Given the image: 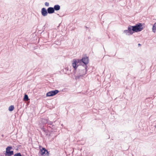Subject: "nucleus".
<instances>
[{
    "label": "nucleus",
    "instance_id": "nucleus-1",
    "mask_svg": "<svg viewBox=\"0 0 156 156\" xmlns=\"http://www.w3.org/2000/svg\"><path fill=\"white\" fill-rule=\"evenodd\" d=\"M132 27L133 31L135 32L140 31L143 29L141 23L136 24L135 26H132Z\"/></svg>",
    "mask_w": 156,
    "mask_h": 156
},
{
    "label": "nucleus",
    "instance_id": "nucleus-2",
    "mask_svg": "<svg viewBox=\"0 0 156 156\" xmlns=\"http://www.w3.org/2000/svg\"><path fill=\"white\" fill-rule=\"evenodd\" d=\"M12 149V147H8L6 148L5 156H11L13 154V151H10V150Z\"/></svg>",
    "mask_w": 156,
    "mask_h": 156
},
{
    "label": "nucleus",
    "instance_id": "nucleus-3",
    "mask_svg": "<svg viewBox=\"0 0 156 156\" xmlns=\"http://www.w3.org/2000/svg\"><path fill=\"white\" fill-rule=\"evenodd\" d=\"M59 91L57 90H52L48 92L46 94V96L47 97H50L55 95L57 94Z\"/></svg>",
    "mask_w": 156,
    "mask_h": 156
},
{
    "label": "nucleus",
    "instance_id": "nucleus-4",
    "mask_svg": "<svg viewBox=\"0 0 156 156\" xmlns=\"http://www.w3.org/2000/svg\"><path fill=\"white\" fill-rule=\"evenodd\" d=\"M80 62V60L76 59H74L73 60L72 65L73 68L75 69V70L76 69L78 66L77 65V64L78 63Z\"/></svg>",
    "mask_w": 156,
    "mask_h": 156
},
{
    "label": "nucleus",
    "instance_id": "nucleus-5",
    "mask_svg": "<svg viewBox=\"0 0 156 156\" xmlns=\"http://www.w3.org/2000/svg\"><path fill=\"white\" fill-rule=\"evenodd\" d=\"M40 153L42 156L48 155V151L45 148L43 147L41 149Z\"/></svg>",
    "mask_w": 156,
    "mask_h": 156
},
{
    "label": "nucleus",
    "instance_id": "nucleus-6",
    "mask_svg": "<svg viewBox=\"0 0 156 156\" xmlns=\"http://www.w3.org/2000/svg\"><path fill=\"white\" fill-rule=\"evenodd\" d=\"M82 61L84 64L87 65L89 62V59L87 57L83 58L81 59L80 60V62Z\"/></svg>",
    "mask_w": 156,
    "mask_h": 156
},
{
    "label": "nucleus",
    "instance_id": "nucleus-7",
    "mask_svg": "<svg viewBox=\"0 0 156 156\" xmlns=\"http://www.w3.org/2000/svg\"><path fill=\"white\" fill-rule=\"evenodd\" d=\"M41 12L42 15L44 16H46L48 14V12L46 9L44 8L42 9Z\"/></svg>",
    "mask_w": 156,
    "mask_h": 156
},
{
    "label": "nucleus",
    "instance_id": "nucleus-8",
    "mask_svg": "<svg viewBox=\"0 0 156 156\" xmlns=\"http://www.w3.org/2000/svg\"><path fill=\"white\" fill-rule=\"evenodd\" d=\"M48 12L49 14L52 13L54 12V9L52 7H49L47 9Z\"/></svg>",
    "mask_w": 156,
    "mask_h": 156
},
{
    "label": "nucleus",
    "instance_id": "nucleus-9",
    "mask_svg": "<svg viewBox=\"0 0 156 156\" xmlns=\"http://www.w3.org/2000/svg\"><path fill=\"white\" fill-rule=\"evenodd\" d=\"M128 30L129 31V32L130 33V35L132 34L133 33V30L132 26H129L128 28Z\"/></svg>",
    "mask_w": 156,
    "mask_h": 156
},
{
    "label": "nucleus",
    "instance_id": "nucleus-10",
    "mask_svg": "<svg viewBox=\"0 0 156 156\" xmlns=\"http://www.w3.org/2000/svg\"><path fill=\"white\" fill-rule=\"evenodd\" d=\"M53 8L54 9V10H58L60 9V6L59 5H56L54 6Z\"/></svg>",
    "mask_w": 156,
    "mask_h": 156
},
{
    "label": "nucleus",
    "instance_id": "nucleus-11",
    "mask_svg": "<svg viewBox=\"0 0 156 156\" xmlns=\"http://www.w3.org/2000/svg\"><path fill=\"white\" fill-rule=\"evenodd\" d=\"M152 30L154 33H155L156 31V23H155L153 26Z\"/></svg>",
    "mask_w": 156,
    "mask_h": 156
},
{
    "label": "nucleus",
    "instance_id": "nucleus-12",
    "mask_svg": "<svg viewBox=\"0 0 156 156\" xmlns=\"http://www.w3.org/2000/svg\"><path fill=\"white\" fill-rule=\"evenodd\" d=\"M28 100L29 98L28 95L27 94H25L23 98V100L24 101H28Z\"/></svg>",
    "mask_w": 156,
    "mask_h": 156
},
{
    "label": "nucleus",
    "instance_id": "nucleus-13",
    "mask_svg": "<svg viewBox=\"0 0 156 156\" xmlns=\"http://www.w3.org/2000/svg\"><path fill=\"white\" fill-rule=\"evenodd\" d=\"M14 106L13 105H11L9 107V111H11L14 110Z\"/></svg>",
    "mask_w": 156,
    "mask_h": 156
},
{
    "label": "nucleus",
    "instance_id": "nucleus-14",
    "mask_svg": "<svg viewBox=\"0 0 156 156\" xmlns=\"http://www.w3.org/2000/svg\"><path fill=\"white\" fill-rule=\"evenodd\" d=\"M124 33L127 35H130L128 30H124Z\"/></svg>",
    "mask_w": 156,
    "mask_h": 156
},
{
    "label": "nucleus",
    "instance_id": "nucleus-15",
    "mask_svg": "<svg viewBox=\"0 0 156 156\" xmlns=\"http://www.w3.org/2000/svg\"><path fill=\"white\" fill-rule=\"evenodd\" d=\"M14 156H21V154L20 153L15 154Z\"/></svg>",
    "mask_w": 156,
    "mask_h": 156
},
{
    "label": "nucleus",
    "instance_id": "nucleus-16",
    "mask_svg": "<svg viewBox=\"0 0 156 156\" xmlns=\"http://www.w3.org/2000/svg\"><path fill=\"white\" fill-rule=\"evenodd\" d=\"M45 6H48L49 5V4L48 2H46L45 3Z\"/></svg>",
    "mask_w": 156,
    "mask_h": 156
},
{
    "label": "nucleus",
    "instance_id": "nucleus-17",
    "mask_svg": "<svg viewBox=\"0 0 156 156\" xmlns=\"http://www.w3.org/2000/svg\"><path fill=\"white\" fill-rule=\"evenodd\" d=\"M48 122V120H46V122H45V123H47Z\"/></svg>",
    "mask_w": 156,
    "mask_h": 156
},
{
    "label": "nucleus",
    "instance_id": "nucleus-18",
    "mask_svg": "<svg viewBox=\"0 0 156 156\" xmlns=\"http://www.w3.org/2000/svg\"><path fill=\"white\" fill-rule=\"evenodd\" d=\"M138 46H140V45H141V44H138Z\"/></svg>",
    "mask_w": 156,
    "mask_h": 156
}]
</instances>
